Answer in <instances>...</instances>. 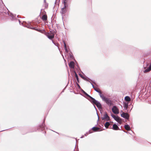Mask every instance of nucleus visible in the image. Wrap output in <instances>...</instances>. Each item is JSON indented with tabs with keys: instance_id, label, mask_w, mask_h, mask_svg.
Instances as JSON below:
<instances>
[{
	"instance_id": "23",
	"label": "nucleus",
	"mask_w": 151,
	"mask_h": 151,
	"mask_svg": "<svg viewBox=\"0 0 151 151\" xmlns=\"http://www.w3.org/2000/svg\"><path fill=\"white\" fill-rule=\"evenodd\" d=\"M84 80L86 81H87L89 82V80H91L89 78H88V79H87V78L83 77V78H82Z\"/></svg>"
},
{
	"instance_id": "2",
	"label": "nucleus",
	"mask_w": 151,
	"mask_h": 151,
	"mask_svg": "<svg viewBox=\"0 0 151 151\" xmlns=\"http://www.w3.org/2000/svg\"><path fill=\"white\" fill-rule=\"evenodd\" d=\"M23 26L24 27H26L28 28H29L35 30L37 31H38L40 32H42V30L38 29L37 28H36L35 27H30L31 24H27L25 22H23L22 23Z\"/></svg>"
},
{
	"instance_id": "24",
	"label": "nucleus",
	"mask_w": 151,
	"mask_h": 151,
	"mask_svg": "<svg viewBox=\"0 0 151 151\" xmlns=\"http://www.w3.org/2000/svg\"><path fill=\"white\" fill-rule=\"evenodd\" d=\"M63 43L64 44V49L65 50H67V48L66 45L64 41H63Z\"/></svg>"
},
{
	"instance_id": "25",
	"label": "nucleus",
	"mask_w": 151,
	"mask_h": 151,
	"mask_svg": "<svg viewBox=\"0 0 151 151\" xmlns=\"http://www.w3.org/2000/svg\"><path fill=\"white\" fill-rule=\"evenodd\" d=\"M69 57L70 58L72 59H74V58L73 55H71L70 54H69Z\"/></svg>"
},
{
	"instance_id": "14",
	"label": "nucleus",
	"mask_w": 151,
	"mask_h": 151,
	"mask_svg": "<svg viewBox=\"0 0 151 151\" xmlns=\"http://www.w3.org/2000/svg\"><path fill=\"white\" fill-rule=\"evenodd\" d=\"M98 93H99L100 97L102 99V100H103L105 97H104V95L102 94V93L101 91H100Z\"/></svg>"
},
{
	"instance_id": "37",
	"label": "nucleus",
	"mask_w": 151,
	"mask_h": 151,
	"mask_svg": "<svg viewBox=\"0 0 151 151\" xmlns=\"http://www.w3.org/2000/svg\"><path fill=\"white\" fill-rule=\"evenodd\" d=\"M83 137V136L82 137H81V138H82Z\"/></svg>"
},
{
	"instance_id": "21",
	"label": "nucleus",
	"mask_w": 151,
	"mask_h": 151,
	"mask_svg": "<svg viewBox=\"0 0 151 151\" xmlns=\"http://www.w3.org/2000/svg\"><path fill=\"white\" fill-rule=\"evenodd\" d=\"M75 77L78 83H79V81L78 76L76 72H75Z\"/></svg>"
},
{
	"instance_id": "4",
	"label": "nucleus",
	"mask_w": 151,
	"mask_h": 151,
	"mask_svg": "<svg viewBox=\"0 0 151 151\" xmlns=\"http://www.w3.org/2000/svg\"><path fill=\"white\" fill-rule=\"evenodd\" d=\"M102 100L104 101L108 105L111 106L113 104L112 101L109 98L105 97Z\"/></svg>"
},
{
	"instance_id": "39",
	"label": "nucleus",
	"mask_w": 151,
	"mask_h": 151,
	"mask_svg": "<svg viewBox=\"0 0 151 151\" xmlns=\"http://www.w3.org/2000/svg\"><path fill=\"white\" fill-rule=\"evenodd\" d=\"M4 130H2V131H0V132H2V131H4Z\"/></svg>"
},
{
	"instance_id": "19",
	"label": "nucleus",
	"mask_w": 151,
	"mask_h": 151,
	"mask_svg": "<svg viewBox=\"0 0 151 151\" xmlns=\"http://www.w3.org/2000/svg\"><path fill=\"white\" fill-rule=\"evenodd\" d=\"M110 122H106L104 126L106 128H108L109 126L110 125Z\"/></svg>"
},
{
	"instance_id": "13",
	"label": "nucleus",
	"mask_w": 151,
	"mask_h": 151,
	"mask_svg": "<svg viewBox=\"0 0 151 151\" xmlns=\"http://www.w3.org/2000/svg\"><path fill=\"white\" fill-rule=\"evenodd\" d=\"M99 128L97 127H94L92 128L91 129L95 132L97 131L99 129Z\"/></svg>"
},
{
	"instance_id": "35",
	"label": "nucleus",
	"mask_w": 151,
	"mask_h": 151,
	"mask_svg": "<svg viewBox=\"0 0 151 151\" xmlns=\"http://www.w3.org/2000/svg\"><path fill=\"white\" fill-rule=\"evenodd\" d=\"M44 2L45 3H46V0H44Z\"/></svg>"
},
{
	"instance_id": "5",
	"label": "nucleus",
	"mask_w": 151,
	"mask_h": 151,
	"mask_svg": "<svg viewBox=\"0 0 151 151\" xmlns=\"http://www.w3.org/2000/svg\"><path fill=\"white\" fill-rule=\"evenodd\" d=\"M63 3L64 4V6L63 7L62 9V10L61 12L63 19V17L64 16V14L66 12V11L65 9V8L66 7V0H63Z\"/></svg>"
},
{
	"instance_id": "1",
	"label": "nucleus",
	"mask_w": 151,
	"mask_h": 151,
	"mask_svg": "<svg viewBox=\"0 0 151 151\" xmlns=\"http://www.w3.org/2000/svg\"><path fill=\"white\" fill-rule=\"evenodd\" d=\"M82 91L83 93L86 96L89 97L90 99H89V101L91 102L93 104H95L96 106L98 107L99 110L102 109V106L101 103L99 102L96 100L94 98H93L86 92L83 89H82Z\"/></svg>"
},
{
	"instance_id": "38",
	"label": "nucleus",
	"mask_w": 151,
	"mask_h": 151,
	"mask_svg": "<svg viewBox=\"0 0 151 151\" xmlns=\"http://www.w3.org/2000/svg\"><path fill=\"white\" fill-rule=\"evenodd\" d=\"M124 131V132H126V133H127V132H125V131Z\"/></svg>"
},
{
	"instance_id": "8",
	"label": "nucleus",
	"mask_w": 151,
	"mask_h": 151,
	"mask_svg": "<svg viewBox=\"0 0 151 151\" xmlns=\"http://www.w3.org/2000/svg\"><path fill=\"white\" fill-rule=\"evenodd\" d=\"M121 117L127 119H128L129 117L128 113H125L124 112H122V113L121 114Z\"/></svg>"
},
{
	"instance_id": "7",
	"label": "nucleus",
	"mask_w": 151,
	"mask_h": 151,
	"mask_svg": "<svg viewBox=\"0 0 151 151\" xmlns=\"http://www.w3.org/2000/svg\"><path fill=\"white\" fill-rule=\"evenodd\" d=\"M112 112L115 114H118L119 113V110L116 106H114L112 109Z\"/></svg>"
},
{
	"instance_id": "32",
	"label": "nucleus",
	"mask_w": 151,
	"mask_h": 151,
	"mask_svg": "<svg viewBox=\"0 0 151 151\" xmlns=\"http://www.w3.org/2000/svg\"><path fill=\"white\" fill-rule=\"evenodd\" d=\"M88 134V132H87L86 134H85V135L86 136H87V135Z\"/></svg>"
},
{
	"instance_id": "31",
	"label": "nucleus",
	"mask_w": 151,
	"mask_h": 151,
	"mask_svg": "<svg viewBox=\"0 0 151 151\" xmlns=\"http://www.w3.org/2000/svg\"><path fill=\"white\" fill-rule=\"evenodd\" d=\"M93 105H94V108L96 110L97 109H96V106H95L94 105L95 104H93ZM95 105H96V104H95Z\"/></svg>"
},
{
	"instance_id": "16",
	"label": "nucleus",
	"mask_w": 151,
	"mask_h": 151,
	"mask_svg": "<svg viewBox=\"0 0 151 151\" xmlns=\"http://www.w3.org/2000/svg\"><path fill=\"white\" fill-rule=\"evenodd\" d=\"M47 36L48 38L50 39H52L54 37V35H48Z\"/></svg>"
},
{
	"instance_id": "29",
	"label": "nucleus",
	"mask_w": 151,
	"mask_h": 151,
	"mask_svg": "<svg viewBox=\"0 0 151 151\" xmlns=\"http://www.w3.org/2000/svg\"><path fill=\"white\" fill-rule=\"evenodd\" d=\"M148 68L151 70V63L150 64V65L148 67Z\"/></svg>"
},
{
	"instance_id": "15",
	"label": "nucleus",
	"mask_w": 151,
	"mask_h": 151,
	"mask_svg": "<svg viewBox=\"0 0 151 151\" xmlns=\"http://www.w3.org/2000/svg\"><path fill=\"white\" fill-rule=\"evenodd\" d=\"M42 19L44 21H46L47 19V16L46 15H44L42 16Z\"/></svg>"
},
{
	"instance_id": "10",
	"label": "nucleus",
	"mask_w": 151,
	"mask_h": 151,
	"mask_svg": "<svg viewBox=\"0 0 151 151\" xmlns=\"http://www.w3.org/2000/svg\"><path fill=\"white\" fill-rule=\"evenodd\" d=\"M112 129L114 130H120L118 126L116 124H114L113 125Z\"/></svg>"
},
{
	"instance_id": "26",
	"label": "nucleus",
	"mask_w": 151,
	"mask_h": 151,
	"mask_svg": "<svg viewBox=\"0 0 151 151\" xmlns=\"http://www.w3.org/2000/svg\"><path fill=\"white\" fill-rule=\"evenodd\" d=\"M100 91V90L98 88H97L96 89H95V91H96V92L98 93Z\"/></svg>"
},
{
	"instance_id": "33",
	"label": "nucleus",
	"mask_w": 151,
	"mask_h": 151,
	"mask_svg": "<svg viewBox=\"0 0 151 151\" xmlns=\"http://www.w3.org/2000/svg\"><path fill=\"white\" fill-rule=\"evenodd\" d=\"M89 134L91 133V130H89L88 132Z\"/></svg>"
},
{
	"instance_id": "18",
	"label": "nucleus",
	"mask_w": 151,
	"mask_h": 151,
	"mask_svg": "<svg viewBox=\"0 0 151 151\" xmlns=\"http://www.w3.org/2000/svg\"><path fill=\"white\" fill-rule=\"evenodd\" d=\"M91 81L92 82H91V81H89V82L91 83V84L93 88H94V87H95V86H94L93 84V83L95 85H96V83L94 81H93L91 80Z\"/></svg>"
},
{
	"instance_id": "41",
	"label": "nucleus",
	"mask_w": 151,
	"mask_h": 151,
	"mask_svg": "<svg viewBox=\"0 0 151 151\" xmlns=\"http://www.w3.org/2000/svg\"><path fill=\"white\" fill-rule=\"evenodd\" d=\"M64 60L65 61V59H64Z\"/></svg>"
},
{
	"instance_id": "6",
	"label": "nucleus",
	"mask_w": 151,
	"mask_h": 151,
	"mask_svg": "<svg viewBox=\"0 0 151 151\" xmlns=\"http://www.w3.org/2000/svg\"><path fill=\"white\" fill-rule=\"evenodd\" d=\"M102 119L103 120L106 119V121H109L110 119L109 116H108L107 112H105L103 116L102 117Z\"/></svg>"
},
{
	"instance_id": "36",
	"label": "nucleus",
	"mask_w": 151,
	"mask_h": 151,
	"mask_svg": "<svg viewBox=\"0 0 151 151\" xmlns=\"http://www.w3.org/2000/svg\"><path fill=\"white\" fill-rule=\"evenodd\" d=\"M19 24H20V20H19Z\"/></svg>"
},
{
	"instance_id": "22",
	"label": "nucleus",
	"mask_w": 151,
	"mask_h": 151,
	"mask_svg": "<svg viewBox=\"0 0 151 151\" xmlns=\"http://www.w3.org/2000/svg\"><path fill=\"white\" fill-rule=\"evenodd\" d=\"M151 70L148 67L146 69H145L144 71V73H147L149 72Z\"/></svg>"
},
{
	"instance_id": "3",
	"label": "nucleus",
	"mask_w": 151,
	"mask_h": 151,
	"mask_svg": "<svg viewBox=\"0 0 151 151\" xmlns=\"http://www.w3.org/2000/svg\"><path fill=\"white\" fill-rule=\"evenodd\" d=\"M111 116L115 121L118 122L119 124H121L122 120L121 118L117 116H115L112 114H111Z\"/></svg>"
},
{
	"instance_id": "12",
	"label": "nucleus",
	"mask_w": 151,
	"mask_h": 151,
	"mask_svg": "<svg viewBox=\"0 0 151 151\" xmlns=\"http://www.w3.org/2000/svg\"><path fill=\"white\" fill-rule=\"evenodd\" d=\"M124 107L125 110H127L128 108V103L126 102H124Z\"/></svg>"
},
{
	"instance_id": "17",
	"label": "nucleus",
	"mask_w": 151,
	"mask_h": 151,
	"mask_svg": "<svg viewBox=\"0 0 151 151\" xmlns=\"http://www.w3.org/2000/svg\"><path fill=\"white\" fill-rule=\"evenodd\" d=\"M125 100L127 101H129L131 100V99L129 96H127L125 97L124 98Z\"/></svg>"
},
{
	"instance_id": "40",
	"label": "nucleus",
	"mask_w": 151,
	"mask_h": 151,
	"mask_svg": "<svg viewBox=\"0 0 151 151\" xmlns=\"http://www.w3.org/2000/svg\"><path fill=\"white\" fill-rule=\"evenodd\" d=\"M1 2H2V3H3V2H2V0H1Z\"/></svg>"
},
{
	"instance_id": "34",
	"label": "nucleus",
	"mask_w": 151,
	"mask_h": 151,
	"mask_svg": "<svg viewBox=\"0 0 151 151\" xmlns=\"http://www.w3.org/2000/svg\"><path fill=\"white\" fill-rule=\"evenodd\" d=\"M97 88H96V87H94V88H93L94 90L95 91V89H96Z\"/></svg>"
},
{
	"instance_id": "9",
	"label": "nucleus",
	"mask_w": 151,
	"mask_h": 151,
	"mask_svg": "<svg viewBox=\"0 0 151 151\" xmlns=\"http://www.w3.org/2000/svg\"><path fill=\"white\" fill-rule=\"evenodd\" d=\"M69 67L71 68H74V63L73 61H71L69 63Z\"/></svg>"
},
{
	"instance_id": "27",
	"label": "nucleus",
	"mask_w": 151,
	"mask_h": 151,
	"mask_svg": "<svg viewBox=\"0 0 151 151\" xmlns=\"http://www.w3.org/2000/svg\"><path fill=\"white\" fill-rule=\"evenodd\" d=\"M79 75L81 78H83L84 76L81 74L79 73Z\"/></svg>"
},
{
	"instance_id": "20",
	"label": "nucleus",
	"mask_w": 151,
	"mask_h": 151,
	"mask_svg": "<svg viewBox=\"0 0 151 151\" xmlns=\"http://www.w3.org/2000/svg\"><path fill=\"white\" fill-rule=\"evenodd\" d=\"M45 122V121H44L42 124V125H40V127L42 129H45V124H44Z\"/></svg>"
},
{
	"instance_id": "30",
	"label": "nucleus",
	"mask_w": 151,
	"mask_h": 151,
	"mask_svg": "<svg viewBox=\"0 0 151 151\" xmlns=\"http://www.w3.org/2000/svg\"><path fill=\"white\" fill-rule=\"evenodd\" d=\"M65 50V52H66L68 53V50H67H67Z\"/></svg>"
},
{
	"instance_id": "11",
	"label": "nucleus",
	"mask_w": 151,
	"mask_h": 151,
	"mask_svg": "<svg viewBox=\"0 0 151 151\" xmlns=\"http://www.w3.org/2000/svg\"><path fill=\"white\" fill-rule=\"evenodd\" d=\"M124 128L127 131H129L130 130V127L128 124L125 125Z\"/></svg>"
},
{
	"instance_id": "28",
	"label": "nucleus",
	"mask_w": 151,
	"mask_h": 151,
	"mask_svg": "<svg viewBox=\"0 0 151 151\" xmlns=\"http://www.w3.org/2000/svg\"><path fill=\"white\" fill-rule=\"evenodd\" d=\"M77 85L78 86L79 89L81 88L79 84H78L77 83Z\"/></svg>"
}]
</instances>
